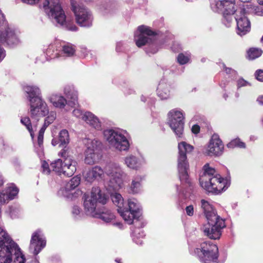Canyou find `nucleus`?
I'll return each instance as SVG.
<instances>
[{"label":"nucleus","instance_id":"nucleus-1","mask_svg":"<svg viewBox=\"0 0 263 263\" xmlns=\"http://www.w3.org/2000/svg\"><path fill=\"white\" fill-rule=\"evenodd\" d=\"M201 207L208 222L202 228L204 235L211 239H219L222 230L226 227L224 220L217 215L212 205L204 199L201 200Z\"/></svg>","mask_w":263,"mask_h":263},{"label":"nucleus","instance_id":"nucleus-2","mask_svg":"<svg viewBox=\"0 0 263 263\" xmlns=\"http://www.w3.org/2000/svg\"><path fill=\"white\" fill-rule=\"evenodd\" d=\"M17 245L0 228V263H24Z\"/></svg>","mask_w":263,"mask_h":263},{"label":"nucleus","instance_id":"nucleus-3","mask_svg":"<svg viewBox=\"0 0 263 263\" xmlns=\"http://www.w3.org/2000/svg\"><path fill=\"white\" fill-rule=\"evenodd\" d=\"M111 199L118 207V211L125 222L131 224L138 217L139 206L136 199H129L127 205H125L122 195L116 192L110 194Z\"/></svg>","mask_w":263,"mask_h":263},{"label":"nucleus","instance_id":"nucleus-4","mask_svg":"<svg viewBox=\"0 0 263 263\" xmlns=\"http://www.w3.org/2000/svg\"><path fill=\"white\" fill-rule=\"evenodd\" d=\"M203 173L201 175L199 182L202 188L209 192L218 193L224 187L225 181L214 168L205 164L203 166Z\"/></svg>","mask_w":263,"mask_h":263},{"label":"nucleus","instance_id":"nucleus-5","mask_svg":"<svg viewBox=\"0 0 263 263\" xmlns=\"http://www.w3.org/2000/svg\"><path fill=\"white\" fill-rule=\"evenodd\" d=\"M178 171L180 181L191 186V182L189 179L188 171L189 164L187 159V155L190 154L193 149V146L185 142L178 143Z\"/></svg>","mask_w":263,"mask_h":263},{"label":"nucleus","instance_id":"nucleus-6","mask_svg":"<svg viewBox=\"0 0 263 263\" xmlns=\"http://www.w3.org/2000/svg\"><path fill=\"white\" fill-rule=\"evenodd\" d=\"M84 207L87 214L95 213L98 203L105 204L108 201L107 195L99 187H93L90 195L85 194Z\"/></svg>","mask_w":263,"mask_h":263},{"label":"nucleus","instance_id":"nucleus-7","mask_svg":"<svg viewBox=\"0 0 263 263\" xmlns=\"http://www.w3.org/2000/svg\"><path fill=\"white\" fill-rule=\"evenodd\" d=\"M43 7L48 16L61 27L66 24V15L61 7L60 0H45Z\"/></svg>","mask_w":263,"mask_h":263},{"label":"nucleus","instance_id":"nucleus-8","mask_svg":"<svg viewBox=\"0 0 263 263\" xmlns=\"http://www.w3.org/2000/svg\"><path fill=\"white\" fill-rule=\"evenodd\" d=\"M200 261L202 263H217L218 249L211 241H204L195 250Z\"/></svg>","mask_w":263,"mask_h":263},{"label":"nucleus","instance_id":"nucleus-9","mask_svg":"<svg viewBox=\"0 0 263 263\" xmlns=\"http://www.w3.org/2000/svg\"><path fill=\"white\" fill-rule=\"evenodd\" d=\"M104 136L110 147L119 151H125L128 149V141L121 132L113 129H107L104 132Z\"/></svg>","mask_w":263,"mask_h":263},{"label":"nucleus","instance_id":"nucleus-10","mask_svg":"<svg viewBox=\"0 0 263 263\" xmlns=\"http://www.w3.org/2000/svg\"><path fill=\"white\" fill-rule=\"evenodd\" d=\"M70 2L77 23L81 27H91L93 19L91 12L83 6L78 4L75 0H70Z\"/></svg>","mask_w":263,"mask_h":263},{"label":"nucleus","instance_id":"nucleus-11","mask_svg":"<svg viewBox=\"0 0 263 263\" xmlns=\"http://www.w3.org/2000/svg\"><path fill=\"white\" fill-rule=\"evenodd\" d=\"M105 172L110 177L108 185L115 191L121 188L126 175L119 165L115 163L109 164L106 166Z\"/></svg>","mask_w":263,"mask_h":263},{"label":"nucleus","instance_id":"nucleus-12","mask_svg":"<svg viewBox=\"0 0 263 263\" xmlns=\"http://www.w3.org/2000/svg\"><path fill=\"white\" fill-rule=\"evenodd\" d=\"M217 11L222 13L223 16V23L228 27H230L233 20L232 15L237 11L234 0H220L215 4Z\"/></svg>","mask_w":263,"mask_h":263},{"label":"nucleus","instance_id":"nucleus-13","mask_svg":"<svg viewBox=\"0 0 263 263\" xmlns=\"http://www.w3.org/2000/svg\"><path fill=\"white\" fill-rule=\"evenodd\" d=\"M168 124L178 137H181L184 126V115L182 111L171 110L168 114Z\"/></svg>","mask_w":263,"mask_h":263},{"label":"nucleus","instance_id":"nucleus-14","mask_svg":"<svg viewBox=\"0 0 263 263\" xmlns=\"http://www.w3.org/2000/svg\"><path fill=\"white\" fill-rule=\"evenodd\" d=\"M155 37V33L145 26H139L135 32L134 40L136 45L141 47L152 43Z\"/></svg>","mask_w":263,"mask_h":263},{"label":"nucleus","instance_id":"nucleus-15","mask_svg":"<svg viewBox=\"0 0 263 263\" xmlns=\"http://www.w3.org/2000/svg\"><path fill=\"white\" fill-rule=\"evenodd\" d=\"M29 106V112L32 118L44 117L49 113L46 103L41 98L32 100Z\"/></svg>","mask_w":263,"mask_h":263},{"label":"nucleus","instance_id":"nucleus-16","mask_svg":"<svg viewBox=\"0 0 263 263\" xmlns=\"http://www.w3.org/2000/svg\"><path fill=\"white\" fill-rule=\"evenodd\" d=\"M224 145L217 135H213L204 153L210 156H219L222 155Z\"/></svg>","mask_w":263,"mask_h":263},{"label":"nucleus","instance_id":"nucleus-17","mask_svg":"<svg viewBox=\"0 0 263 263\" xmlns=\"http://www.w3.org/2000/svg\"><path fill=\"white\" fill-rule=\"evenodd\" d=\"M46 241L40 230L34 232L31 237L29 249L32 250L34 255H37L45 247Z\"/></svg>","mask_w":263,"mask_h":263},{"label":"nucleus","instance_id":"nucleus-18","mask_svg":"<svg viewBox=\"0 0 263 263\" xmlns=\"http://www.w3.org/2000/svg\"><path fill=\"white\" fill-rule=\"evenodd\" d=\"M66 43L64 41H57L55 45H50L46 51V54L50 59L62 57L65 59Z\"/></svg>","mask_w":263,"mask_h":263},{"label":"nucleus","instance_id":"nucleus-19","mask_svg":"<svg viewBox=\"0 0 263 263\" xmlns=\"http://www.w3.org/2000/svg\"><path fill=\"white\" fill-rule=\"evenodd\" d=\"M240 15L236 14L235 17V20L237 22V33L240 36L246 34L250 30V22L245 16V10L241 9L239 11H238Z\"/></svg>","mask_w":263,"mask_h":263},{"label":"nucleus","instance_id":"nucleus-20","mask_svg":"<svg viewBox=\"0 0 263 263\" xmlns=\"http://www.w3.org/2000/svg\"><path fill=\"white\" fill-rule=\"evenodd\" d=\"M52 146L59 150L58 155L66 160V129L62 130L58 137L53 138L51 141Z\"/></svg>","mask_w":263,"mask_h":263},{"label":"nucleus","instance_id":"nucleus-21","mask_svg":"<svg viewBox=\"0 0 263 263\" xmlns=\"http://www.w3.org/2000/svg\"><path fill=\"white\" fill-rule=\"evenodd\" d=\"M104 173V171L101 167L95 166L84 172L83 176L86 181L92 182L96 179L101 178Z\"/></svg>","mask_w":263,"mask_h":263},{"label":"nucleus","instance_id":"nucleus-22","mask_svg":"<svg viewBox=\"0 0 263 263\" xmlns=\"http://www.w3.org/2000/svg\"><path fill=\"white\" fill-rule=\"evenodd\" d=\"M83 119L91 127L97 129H101V122L99 119L90 112H86L83 116Z\"/></svg>","mask_w":263,"mask_h":263},{"label":"nucleus","instance_id":"nucleus-23","mask_svg":"<svg viewBox=\"0 0 263 263\" xmlns=\"http://www.w3.org/2000/svg\"><path fill=\"white\" fill-rule=\"evenodd\" d=\"M24 90L27 94V98L29 101V103L31 102L32 100L41 98L40 96L41 94L40 89L36 86L26 85L24 87Z\"/></svg>","mask_w":263,"mask_h":263},{"label":"nucleus","instance_id":"nucleus-24","mask_svg":"<svg viewBox=\"0 0 263 263\" xmlns=\"http://www.w3.org/2000/svg\"><path fill=\"white\" fill-rule=\"evenodd\" d=\"M101 158L100 152L85 151V163L89 165H92L98 162Z\"/></svg>","mask_w":263,"mask_h":263},{"label":"nucleus","instance_id":"nucleus-25","mask_svg":"<svg viewBox=\"0 0 263 263\" xmlns=\"http://www.w3.org/2000/svg\"><path fill=\"white\" fill-rule=\"evenodd\" d=\"M49 101L57 108H64L65 106L66 99L61 95H52L50 97Z\"/></svg>","mask_w":263,"mask_h":263},{"label":"nucleus","instance_id":"nucleus-26","mask_svg":"<svg viewBox=\"0 0 263 263\" xmlns=\"http://www.w3.org/2000/svg\"><path fill=\"white\" fill-rule=\"evenodd\" d=\"M77 161L69 155L67 156V176L71 177L77 170Z\"/></svg>","mask_w":263,"mask_h":263},{"label":"nucleus","instance_id":"nucleus-27","mask_svg":"<svg viewBox=\"0 0 263 263\" xmlns=\"http://www.w3.org/2000/svg\"><path fill=\"white\" fill-rule=\"evenodd\" d=\"M102 148V143L98 139H88L87 142V149L86 151L100 152Z\"/></svg>","mask_w":263,"mask_h":263},{"label":"nucleus","instance_id":"nucleus-28","mask_svg":"<svg viewBox=\"0 0 263 263\" xmlns=\"http://www.w3.org/2000/svg\"><path fill=\"white\" fill-rule=\"evenodd\" d=\"M78 104L77 92L73 89L67 92V105L73 107Z\"/></svg>","mask_w":263,"mask_h":263},{"label":"nucleus","instance_id":"nucleus-29","mask_svg":"<svg viewBox=\"0 0 263 263\" xmlns=\"http://www.w3.org/2000/svg\"><path fill=\"white\" fill-rule=\"evenodd\" d=\"M168 86L165 84H159L157 88L158 96L161 99H167L170 97Z\"/></svg>","mask_w":263,"mask_h":263},{"label":"nucleus","instance_id":"nucleus-30","mask_svg":"<svg viewBox=\"0 0 263 263\" xmlns=\"http://www.w3.org/2000/svg\"><path fill=\"white\" fill-rule=\"evenodd\" d=\"M50 167L53 171L55 172L59 175H65V172L63 168V162L62 159H58L51 163Z\"/></svg>","mask_w":263,"mask_h":263},{"label":"nucleus","instance_id":"nucleus-31","mask_svg":"<svg viewBox=\"0 0 263 263\" xmlns=\"http://www.w3.org/2000/svg\"><path fill=\"white\" fill-rule=\"evenodd\" d=\"M142 178L140 176L135 177L132 180L130 189V192L133 194L139 193L141 188V182Z\"/></svg>","mask_w":263,"mask_h":263},{"label":"nucleus","instance_id":"nucleus-32","mask_svg":"<svg viewBox=\"0 0 263 263\" xmlns=\"http://www.w3.org/2000/svg\"><path fill=\"white\" fill-rule=\"evenodd\" d=\"M125 163L127 167L132 169H137L140 167L137 158L133 156H130L125 158Z\"/></svg>","mask_w":263,"mask_h":263},{"label":"nucleus","instance_id":"nucleus-33","mask_svg":"<svg viewBox=\"0 0 263 263\" xmlns=\"http://www.w3.org/2000/svg\"><path fill=\"white\" fill-rule=\"evenodd\" d=\"M262 53L261 49L258 48H251L248 51V57L250 60H254L259 57Z\"/></svg>","mask_w":263,"mask_h":263},{"label":"nucleus","instance_id":"nucleus-34","mask_svg":"<svg viewBox=\"0 0 263 263\" xmlns=\"http://www.w3.org/2000/svg\"><path fill=\"white\" fill-rule=\"evenodd\" d=\"M99 217L106 222H109L115 218L114 214L108 210L100 212Z\"/></svg>","mask_w":263,"mask_h":263},{"label":"nucleus","instance_id":"nucleus-35","mask_svg":"<svg viewBox=\"0 0 263 263\" xmlns=\"http://www.w3.org/2000/svg\"><path fill=\"white\" fill-rule=\"evenodd\" d=\"M76 46L69 43H67V57H74L76 55Z\"/></svg>","mask_w":263,"mask_h":263},{"label":"nucleus","instance_id":"nucleus-36","mask_svg":"<svg viewBox=\"0 0 263 263\" xmlns=\"http://www.w3.org/2000/svg\"><path fill=\"white\" fill-rule=\"evenodd\" d=\"M81 181V177L79 176L73 177L68 182V185L71 189H73L78 186Z\"/></svg>","mask_w":263,"mask_h":263},{"label":"nucleus","instance_id":"nucleus-37","mask_svg":"<svg viewBox=\"0 0 263 263\" xmlns=\"http://www.w3.org/2000/svg\"><path fill=\"white\" fill-rule=\"evenodd\" d=\"M21 122L24 125L32 136V128L30 120L29 117H24L21 119Z\"/></svg>","mask_w":263,"mask_h":263},{"label":"nucleus","instance_id":"nucleus-38","mask_svg":"<svg viewBox=\"0 0 263 263\" xmlns=\"http://www.w3.org/2000/svg\"><path fill=\"white\" fill-rule=\"evenodd\" d=\"M228 147L233 148L235 146H238L241 148L245 147V144L241 142L239 139H234L231 141L229 143L227 144Z\"/></svg>","mask_w":263,"mask_h":263},{"label":"nucleus","instance_id":"nucleus-39","mask_svg":"<svg viewBox=\"0 0 263 263\" xmlns=\"http://www.w3.org/2000/svg\"><path fill=\"white\" fill-rule=\"evenodd\" d=\"M190 59V55H185L183 53H180L177 57V61L181 65H183L187 63Z\"/></svg>","mask_w":263,"mask_h":263},{"label":"nucleus","instance_id":"nucleus-40","mask_svg":"<svg viewBox=\"0 0 263 263\" xmlns=\"http://www.w3.org/2000/svg\"><path fill=\"white\" fill-rule=\"evenodd\" d=\"M56 118V113L54 111H51L48 116L46 118L45 121H46L47 124L52 123Z\"/></svg>","mask_w":263,"mask_h":263},{"label":"nucleus","instance_id":"nucleus-41","mask_svg":"<svg viewBox=\"0 0 263 263\" xmlns=\"http://www.w3.org/2000/svg\"><path fill=\"white\" fill-rule=\"evenodd\" d=\"M10 210V214L12 218H15L17 216L18 212H20V209L18 207L16 206H11L9 208Z\"/></svg>","mask_w":263,"mask_h":263},{"label":"nucleus","instance_id":"nucleus-42","mask_svg":"<svg viewBox=\"0 0 263 263\" xmlns=\"http://www.w3.org/2000/svg\"><path fill=\"white\" fill-rule=\"evenodd\" d=\"M67 29L72 31H76L78 30V27L73 24V22H68V16L67 15Z\"/></svg>","mask_w":263,"mask_h":263},{"label":"nucleus","instance_id":"nucleus-43","mask_svg":"<svg viewBox=\"0 0 263 263\" xmlns=\"http://www.w3.org/2000/svg\"><path fill=\"white\" fill-rule=\"evenodd\" d=\"M57 196L60 198H65L66 197V187H61L57 192Z\"/></svg>","mask_w":263,"mask_h":263},{"label":"nucleus","instance_id":"nucleus-44","mask_svg":"<svg viewBox=\"0 0 263 263\" xmlns=\"http://www.w3.org/2000/svg\"><path fill=\"white\" fill-rule=\"evenodd\" d=\"M237 85L238 88H240L241 87L250 86V84L243 79H239L237 81Z\"/></svg>","mask_w":263,"mask_h":263},{"label":"nucleus","instance_id":"nucleus-45","mask_svg":"<svg viewBox=\"0 0 263 263\" xmlns=\"http://www.w3.org/2000/svg\"><path fill=\"white\" fill-rule=\"evenodd\" d=\"M42 167L43 170V172L44 173H46L47 174H49V173L50 172V168L49 166V164L47 162H46L45 161H43V162L42 163Z\"/></svg>","mask_w":263,"mask_h":263},{"label":"nucleus","instance_id":"nucleus-46","mask_svg":"<svg viewBox=\"0 0 263 263\" xmlns=\"http://www.w3.org/2000/svg\"><path fill=\"white\" fill-rule=\"evenodd\" d=\"M186 214L189 216H192L194 215V208L192 205L187 206L185 209Z\"/></svg>","mask_w":263,"mask_h":263},{"label":"nucleus","instance_id":"nucleus-47","mask_svg":"<svg viewBox=\"0 0 263 263\" xmlns=\"http://www.w3.org/2000/svg\"><path fill=\"white\" fill-rule=\"evenodd\" d=\"M255 78L259 81L263 82V70H258L255 74Z\"/></svg>","mask_w":263,"mask_h":263},{"label":"nucleus","instance_id":"nucleus-48","mask_svg":"<svg viewBox=\"0 0 263 263\" xmlns=\"http://www.w3.org/2000/svg\"><path fill=\"white\" fill-rule=\"evenodd\" d=\"M7 24V22L6 21L4 14L2 13L0 9V26H6Z\"/></svg>","mask_w":263,"mask_h":263},{"label":"nucleus","instance_id":"nucleus-49","mask_svg":"<svg viewBox=\"0 0 263 263\" xmlns=\"http://www.w3.org/2000/svg\"><path fill=\"white\" fill-rule=\"evenodd\" d=\"M72 114L74 116L77 117V118H80L82 117V118H83V116L84 115V114H82V111L78 108L74 109L72 111Z\"/></svg>","mask_w":263,"mask_h":263},{"label":"nucleus","instance_id":"nucleus-50","mask_svg":"<svg viewBox=\"0 0 263 263\" xmlns=\"http://www.w3.org/2000/svg\"><path fill=\"white\" fill-rule=\"evenodd\" d=\"M255 14L258 16H263V7H257L255 9Z\"/></svg>","mask_w":263,"mask_h":263},{"label":"nucleus","instance_id":"nucleus-51","mask_svg":"<svg viewBox=\"0 0 263 263\" xmlns=\"http://www.w3.org/2000/svg\"><path fill=\"white\" fill-rule=\"evenodd\" d=\"M80 213V210L79 208L77 206L74 205L73 206L72 209V213L74 216L78 215Z\"/></svg>","mask_w":263,"mask_h":263},{"label":"nucleus","instance_id":"nucleus-52","mask_svg":"<svg viewBox=\"0 0 263 263\" xmlns=\"http://www.w3.org/2000/svg\"><path fill=\"white\" fill-rule=\"evenodd\" d=\"M192 131L194 134H197L200 131V127L198 125H194L192 127Z\"/></svg>","mask_w":263,"mask_h":263},{"label":"nucleus","instance_id":"nucleus-53","mask_svg":"<svg viewBox=\"0 0 263 263\" xmlns=\"http://www.w3.org/2000/svg\"><path fill=\"white\" fill-rule=\"evenodd\" d=\"M43 138L44 135H42L41 134H39L38 137H37V142L39 146H41L43 145Z\"/></svg>","mask_w":263,"mask_h":263},{"label":"nucleus","instance_id":"nucleus-54","mask_svg":"<svg viewBox=\"0 0 263 263\" xmlns=\"http://www.w3.org/2000/svg\"><path fill=\"white\" fill-rule=\"evenodd\" d=\"M23 3L33 5L38 2L39 0H21Z\"/></svg>","mask_w":263,"mask_h":263},{"label":"nucleus","instance_id":"nucleus-55","mask_svg":"<svg viewBox=\"0 0 263 263\" xmlns=\"http://www.w3.org/2000/svg\"><path fill=\"white\" fill-rule=\"evenodd\" d=\"M138 236H136V235H135V237H134L133 239H134V241H135L136 243H137V244H138V245H142V244L143 241H142V240H140V239L139 240V239H138Z\"/></svg>","mask_w":263,"mask_h":263},{"label":"nucleus","instance_id":"nucleus-56","mask_svg":"<svg viewBox=\"0 0 263 263\" xmlns=\"http://www.w3.org/2000/svg\"><path fill=\"white\" fill-rule=\"evenodd\" d=\"M257 101L260 105H263V96L258 97Z\"/></svg>","mask_w":263,"mask_h":263},{"label":"nucleus","instance_id":"nucleus-57","mask_svg":"<svg viewBox=\"0 0 263 263\" xmlns=\"http://www.w3.org/2000/svg\"><path fill=\"white\" fill-rule=\"evenodd\" d=\"M225 71L227 73H231V72H234L233 70H232L231 68H227V67L225 68Z\"/></svg>","mask_w":263,"mask_h":263},{"label":"nucleus","instance_id":"nucleus-58","mask_svg":"<svg viewBox=\"0 0 263 263\" xmlns=\"http://www.w3.org/2000/svg\"><path fill=\"white\" fill-rule=\"evenodd\" d=\"M45 129H45V128L42 127L41 129H40V132H39V134H42V135H44V132H45Z\"/></svg>","mask_w":263,"mask_h":263},{"label":"nucleus","instance_id":"nucleus-59","mask_svg":"<svg viewBox=\"0 0 263 263\" xmlns=\"http://www.w3.org/2000/svg\"><path fill=\"white\" fill-rule=\"evenodd\" d=\"M49 125L50 124H47V123H46V121H45L44 124L42 127L45 128V129H46L47 127V126H49Z\"/></svg>","mask_w":263,"mask_h":263},{"label":"nucleus","instance_id":"nucleus-60","mask_svg":"<svg viewBox=\"0 0 263 263\" xmlns=\"http://www.w3.org/2000/svg\"><path fill=\"white\" fill-rule=\"evenodd\" d=\"M3 183V180L2 178V176L0 175V186H1Z\"/></svg>","mask_w":263,"mask_h":263},{"label":"nucleus","instance_id":"nucleus-61","mask_svg":"<svg viewBox=\"0 0 263 263\" xmlns=\"http://www.w3.org/2000/svg\"><path fill=\"white\" fill-rule=\"evenodd\" d=\"M258 2L260 5L263 6V0H258Z\"/></svg>","mask_w":263,"mask_h":263},{"label":"nucleus","instance_id":"nucleus-62","mask_svg":"<svg viewBox=\"0 0 263 263\" xmlns=\"http://www.w3.org/2000/svg\"><path fill=\"white\" fill-rule=\"evenodd\" d=\"M243 3H247L250 2L251 0H239Z\"/></svg>","mask_w":263,"mask_h":263},{"label":"nucleus","instance_id":"nucleus-63","mask_svg":"<svg viewBox=\"0 0 263 263\" xmlns=\"http://www.w3.org/2000/svg\"><path fill=\"white\" fill-rule=\"evenodd\" d=\"M115 261H116L117 263H121V262H120V259H116L115 260Z\"/></svg>","mask_w":263,"mask_h":263},{"label":"nucleus","instance_id":"nucleus-64","mask_svg":"<svg viewBox=\"0 0 263 263\" xmlns=\"http://www.w3.org/2000/svg\"><path fill=\"white\" fill-rule=\"evenodd\" d=\"M32 263H40L39 261L37 260H34Z\"/></svg>","mask_w":263,"mask_h":263}]
</instances>
